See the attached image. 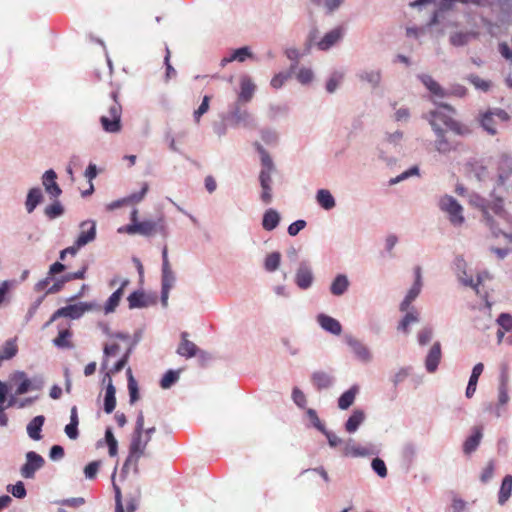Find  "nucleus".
<instances>
[{
    "instance_id": "1",
    "label": "nucleus",
    "mask_w": 512,
    "mask_h": 512,
    "mask_svg": "<svg viewBox=\"0 0 512 512\" xmlns=\"http://www.w3.org/2000/svg\"><path fill=\"white\" fill-rule=\"evenodd\" d=\"M448 116L446 113L435 109L424 114L423 119L427 120L434 132L436 139L434 141L435 150L442 155L449 154L456 150V147L446 137V131L437 123V119L442 122V117Z\"/></svg>"
},
{
    "instance_id": "2",
    "label": "nucleus",
    "mask_w": 512,
    "mask_h": 512,
    "mask_svg": "<svg viewBox=\"0 0 512 512\" xmlns=\"http://www.w3.org/2000/svg\"><path fill=\"white\" fill-rule=\"evenodd\" d=\"M119 96L118 88L110 92L109 97L113 103L108 108L109 116L102 115L99 118L102 130L106 133L117 134L122 130V105Z\"/></svg>"
},
{
    "instance_id": "3",
    "label": "nucleus",
    "mask_w": 512,
    "mask_h": 512,
    "mask_svg": "<svg viewBox=\"0 0 512 512\" xmlns=\"http://www.w3.org/2000/svg\"><path fill=\"white\" fill-rule=\"evenodd\" d=\"M219 118L228 121L230 128H249L254 125L255 119L243 104L232 102L228 105L226 112H221Z\"/></svg>"
},
{
    "instance_id": "4",
    "label": "nucleus",
    "mask_w": 512,
    "mask_h": 512,
    "mask_svg": "<svg viewBox=\"0 0 512 512\" xmlns=\"http://www.w3.org/2000/svg\"><path fill=\"white\" fill-rule=\"evenodd\" d=\"M144 431V415L140 410L136 417L135 427L131 435L129 444V453L131 456H136V462L144 455L145 449L148 445L147 440L143 438Z\"/></svg>"
},
{
    "instance_id": "5",
    "label": "nucleus",
    "mask_w": 512,
    "mask_h": 512,
    "mask_svg": "<svg viewBox=\"0 0 512 512\" xmlns=\"http://www.w3.org/2000/svg\"><path fill=\"white\" fill-rule=\"evenodd\" d=\"M439 208L448 213L449 221L453 226H460L465 222L463 207L453 196L447 194L442 196L439 200Z\"/></svg>"
},
{
    "instance_id": "6",
    "label": "nucleus",
    "mask_w": 512,
    "mask_h": 512,
    "mask_svg": "<svg viewBox=\"0 0 512 512\" xmlns=\"http://www.w3.org/2000/svg\"><path fill=\"white\" fill-rule=\"evenodd\" d=\"M381 452V445L368 443L366 446L362 447L359 445H355V440L353 438H349L346 440L345 446L342 448V456L343 457H368V456H376Z\"/></svg>"
},
{
    "instance_id": "7",
    "label": "nucleus",
    "mask_w": 512,
    "mask_h": 512,
    "mask_svg": "<svg viewBox=\"0 0 512 512\" xmlns=\"http://www.w3.org/2000/svg\"><path fill=\"white\" fill-rule=\"evenodd\" d=\"M497 179L496 187H504L512 176V153L501 152L496 162Z\"/></svg>"
},
{
    "instance_id": "8",
    "label": "nucleus",
    "mask_w": 512,
    "mask_h": 512,
    "mask_svg": "<svg viewBox=\"0 0 512 512\" xmlns=\"http://www.w3.org/2000/svg\"><path fill=\"white\" fill-rule=\"evenodd\" d=\"M155 220H142L139 222L128 223L118 228L120 234L141 235L151 237L155 234Z\"/></svg>"
},
{
    "instance_id": "9",
    "label": "nucleus",
    "mask_w": 512,
    "mask_h": 512,
    "mask_svg": "<svg viewBox=\"0 0 512 512\" xmlns=\"http://www.w3.org/2000/svg\"><path fill=\"white\" fill-rule=\"evenodd\" d=\"M45 464V459L35 451L25 454V463L20 467L21 476L25 479H33L38 470Z\"/></svg>"
},
{
    "instance_id": "10",
    "label": "nucleus",
    "mask_w": 512,
    "mask_h": 512,
    "mask_svg": "<svg viewBox=\"0 0 512 512\" xmlns=\"http://www.w3.org/2000/svg\"><path fill=\"white\" fill-rule=\"evenodd\" d=\"M314 273L308 260L299 262L294 275V283L301 290H308L314 282Z\"/></svg>"
},
{
    "instance_id": "11",
    "label": "nucleus",
    "mask_w": 512,
    "mask_h": 512,
    "mask_svg": "<svg viewBox=\"0 0 512 512\" xmlns=\"http://www.w3.org/2000/svg\"><path fill=\"white\" fill-rule=\"evenodd\" d=\"M79 227L81 231L75 239L74 244L78 249H81L96 239L97 224L95 220L88 219L82 221Z\"/></svg>"
},
{
    "instance_id": "12",
    "label": "nucleus",
    "mask_w": 512,
    "mask_h": 512,
    "mask_svg": "<svg viewBox=\"0 0 512 512\" xmlns=\"http://www.w3.org/2000/svg\"><path fill=\"white\" fill-rule=\"evenodd\" d=\"M483 431L482 425H475L470 429L469 435L462 444V451L465 455L470 456L478 449L483 438Z\"/></svg>"
},
{
    "instance_id": "13",
    "label": "nucleus",
    "mask_w": 512,
    "mask_h": 512,
    "mask_svg": "<svg viewBox=\"0 0 512 512\" xmlns=\"http://www.w3.org/2000/svg\"><path fill=\"white\" fill-rule=\"evenodd\" d=\"M42 185L45 192L50 198H58L62 194V189L57 183V173L54 169L50 168L46 170L41 177Z\"/></svg>"
},
{
    "instance_id": "14",
    "label": "nucleus",
    "mask_w": 512,
    "mask_h": 512,
    "mask_svg": "<svg viewBox=\"0 0 512 512\" xmlns=\"http://www.w3.org/2000/svg\"><path fill=\"white\" fill-rule=\"evenodd\" d=\"M272 172L273 171H260L258 175V181L261 187L260 200L266 205L270 204L273 200Z\"/></svg>"
},
{
    "instance_id": "15",
    "label": "nucleus",
    "mask_w": 512,
    "mask_h": 512,
    "mask_svg": "<svg viewBox=\"0 0 512 512\" xmlns=\"http://www.w3.org/2000/svg\"><path fill=\"white\" fill-rule=\"evenodd\" d=\"M496 186L490 192V197L492 198L488 204V212L491 210L493 213L498 216L500 219L504 220L506 223H512V216L505 210L504 208V199L501 196L496 195Z\"/></svg>"
},
{
    "instance_id": "16",
    "label": "nucleus",
    "mask_w": 512,
    "mask_h": 512,
    "mask_svg": "<svg viewBox=\"0 0 512 512\" xmlns=\"http://www.w3.org/2000/svg\"><path fill=\"white\" fill-rule=\"evenodd\" d=\"M344 32V28L340 25L333 28L325 33L320 41L317 42V48L320 51H328L343 38Z\"/></svg>"
},
{
    "instance_id": "17",
    "label": "nucleus",
    "mask_w": 512,
    "mask_h": 512,
    "mask_svg": "<svg viewBox=\"0 0 512 512\" xmlns=\"http://www.w3.org/2000/svg\"><path fill=\"white\" fill-rule=\"evenodd\" d=\"M346 344L352 349L354 356L361 362L367 363L371 361L372 355L367 346L351 335L345 336Z\"/></svg>"
},
{
    "instance_id": "18",
    "label": "nucleus",
    "mask_w": 512,
    "mask_h": 512,
    "mask_svg": "<svg viewBox=\"0 0 512 512\" xmlns=\"http://www.w3.org/2000/svg\"><path fill=\"white\" fill-rule=\"evenodd\" d=\"M10 380L16 386L15 395H23L32 391L31 378L22 370H16L10 375Z\"/></svg>"
},
{
    "instance_id": "19",
    "label": "nucleus",
    "mask_w": 512,
    "mask_h": 512,
    "mask_svg": "<svg viewBox=\"0 0 512 512\" xmlns=\"http://www.w3.org/2000/svg\"><path fill=\"white\" fill-rule=\"evenodd\" d=\"M256 90V85L253 83L249 75H242L240 78V91L238 93L236 102L246 104L251 101Z\"/></svg>"
},
{
    "instance_id": "20",
    "label": "nucleus",
    "mask_w": 512,
    "mask_h": 512,
    "mask_svg": "<svg viewBox=\"0 0 512 512\" xmlns=\"http://www.w3.org/2000/svg\"><path fill=\"white\" fill-rule=\"evenodd\" d=\"M442 358L441 343L436 341L431 346L425 357V369L428 373H434L437 371L440 361Z\"/></svg>"
},
{
    "instance_id": "21",
    "label": "nucleus",
    "mask_w": 512,
    "mask_h": 512,
    "mask_svg": "<svg viewBox=\"0 0 512 512\" xmlns=\"http://www.w3.org/2000/svg\"><path fill=\"white\" fill-rule=\"evenodd\" d=\"M310 379L315 390L319 392L330 389L335 384L334 376L322 370L314 371Z\"/></svg>"
},
{
    "instance_id": "22",
    "label": "nucleus",
    "mask_w": 512,
    "mask_h": 512,
    "mask_svg": "<svg viewBox=\"0 0 512 512\" xmlns=\"http://www.w3.org/2000/svg\"><path fill=\"white\" fill-rule=\"evenodd\" d=\"M316 321L318 325L329 334L338 336L342 332L341 323L330 315L319 313L316 316Z\"/></svg>"
},
{
    "instance_id": "23",
    "label": "nucleus",
    "mask_w": 512,
    "mask_h": 512,
    "mask_svg": "<svg viewBox=\"0 0 512 512\" xmlns=\"http://www.w3.org/2000/svg\"><path fill=\"white\" fill-rule=\"evenodd\" d=\"M366 413L363 409L356 408L352 410L347 420L344 422V430L349 434H354L358 431L361 425L365 422Z\"/></svg>"
},
{
    "instance_id": "24",
    "label": "nucleus",
    "mask_w": 512,
    "mask_h": 512,
    "mask_svg": "<svg viewBox=\"0 0 512 512\" xmlns=\"http://www.w3.org/2000/svg\"><path fill=\"white\" fill-rule=\"evenodd\" d=\"M106 377L108 378V383L105 387L103 410L106 414H111L115 410L117 404L116 387L112 382V376H110V373H106Z\"/></svg>"
},
{
    "instance_id": "25",
    "label": "nucleus",
    "mask_w": 512,
    "mask_h": 512,
    "mask_svg": "<svg viewBox=\"0 0 512 512\" xmlns=\"http://www.w3.org/2000/svg\"><path fill=\"white\" fill-rule=\"evenodd\" d=\"M474 204L476 207H478L481 210L482 216H483V219H484L486 225L489 226V228L492 230V232L494 234H497L499 232V230L497 228V222L495 221L493 216L490 214V212H488L489 200H487L486 198H484L480 195H476Z\"/></svg>"
},
{
    "instance_id": "26",
    "label": "nucleus",
    "mask_w": 512,
    "mask_h": 512,
    "mask_svg": "<svg viewBox=\"0 0 512 512\" xmlns=\"http://www.w3.org/2000/svg\"><path fill=\"white\" fill-rule=\"evenodd\" d=\"M46 418L44 415H37L33 417L26 426L28 437L33 441H40L43 438L42 430Z\"/></svg>"
},
{
    "instance_id": "27",
    "label": "nucleus",
    "mask_w": 512,
    "mask_h": 512,
    "mask_svg": "<svg viewBox=\"0 0 512 512\" xmlns=\"http://www.w3.org/2000/svg\"><path fill=\"white\" fill-rule=\"evenodd\" d=\"M442 123L455 135L461 137H467L473 132L469 125L452 118L450 115L442 117Z\"/></svg>"
},
{
    "instance_id": "28",
    "label": "nucleus",
    "mask_w": 512,
    "mask_h": 512,
    "mask_svg": "<svg viewBox=\"0 0 512 512\" xmlns=\"http://www.w3.org/2000/svg\"><path fill=\"white\" fill-rule=\"evenodd\" d=\"M509 401L508 395V375L506 372L502 371L500 374V383L498 387V404L494 409V414L496 417L501 416L500 407L506 405Z\"/></svg>"
},
{
    "instance_id": "29",
    "label": "nucleus",
    "mask_w": 512,
    "mask_h": 512,
    "mask_svg": "<svg viewBox=\"0 0 512 512\" xmlns=\"http://www.w3.org/2000/svg\"><path fill=\"white\" fill-rule=\"evenodd\" d=\"M58 335L52 340L53 345L58 349H72L74 348L73 343L71 342V338L73 336V332L70 328V325L66 328H61V325H57Z\"/></svg>"
},
{
    "instance_id": "30",
    "label": "nucleus",
    "mask_w": 512,
    "mask_h": 512,
    "mask_svg": "<svg viewBox=\"0 0 512 512\" xmlns=\"http://www.w3.org/2000/svg\"><path fill=\"white\" fill-rule=\"evenodd\" d=\"M44 201V195L40 187L35 186L28 190L24 202L25 209L28 214H31L35 209Z\"/></svg>"
},
{
    "instance_id": "31",
    "label": "nucleus",
    "mask_w": 512,
    "mask_h": 512,
    "mask_svg": "<svg viewBox=\"0 0 512 512\" xmlns=\"http://www.w3.org/2000/svg\"><path fill=\"white\" fill-rule=\"evenodd\" d=\"M356 77L359 81L367 83L372 89L379 87L382 80V72L380 69L376 70H359L356 72Z\"/></svg>"
},
{
    "instance_id": "32",
    "label": "nucleus",
    "mask_w": 512,
    "mask_h": 512,
    "mask_svg": "<svg viewBox=\"0 0 512 512\" xmlns=\"http://www.w3.org/2000/svg\"><path fill=\"white\" fill-rule=\"evenodd\" d=\"M466 167L479 182H484L488 178V167L482 159L471 158L466 162Z\"/></svg>"
},
{
    "instance_id": "33",
    "label": "nucleus",
    "mask_w": 512,
    "mask_h": 512,
    "mask_svg": "<svg viewBox=\"0 0 512 512\" xmlns=\"http://www.w3.org/2000/svg\"><path fill=\"white\" fill-rule=\"evenodd\" d=\"M420 321V313L415 307H411L410 311H407L400 319L397 330L408 335L411 331L410 325L418 323Z\"/></svg>"
},
{
    "instance_id": "34",
    "label": "nucleus",
    "mask_w": 512,
    "mask_h": 512,
    "mask_svg": "<svg viewBox=\"0 0 512 512\" xmlns=\"http://www.w3.org/2000/svg\"><path fill=\"white\" fill-rule=\"evenodd\" d=\"M417 448L413 442H406L403 445L401 451V465L405 472H409L411 469L415 458H416Z\"/></svg>"
},
{
    "instance_id": "35",
    "label": "nucleus",
    "mask_w": 512,
    "mask_h": 512,
    "mask_svg": "<svg viewBox=\"0 0 512 512\" xmlns=\"http://www.w3.org/2000/svg\"><path fill=\"white\" fill-rule=\"evenodd\" d=\"M359 390V385L353 384L349 389L344 391L337 399L338 408L340 410H348L354 404Z\"/></svg>"
},
{
    "instance_id": "36",
    "label": "nucleus",
    "mask_w": 512,
    "mask_h": 512,
    "mask_svg": "<svg viewBox=\"0 0 512 512\" xmlns=\"http://www.w3.org/2000/svg\"><path fill=\"white\" fill-rule=\"evenodd\" d=\"M281 221L280 213L274 208H268L264 211L261 225L266 231L275 230Z\"/></svg>"
},
{
    "instance_id": "37",
    "label": "nucleus",
    "mask_w": 512,
    "mask_h": 512,
    "mask_svg": "<svg viewBox=\"0 0 512 512\" xmlns=\"http://www.w3.org/2000/svg\"><path fill=\"white\" fill-rule=\"evenodd\" d=\"M418 80L429 90L434 96L443 98L447 95L445 89L428 74H418Z\"/></svg>"
},
{
    "instance_id": "38",
    "label": "nucleus",
    "mask_w": 512,
    "mask_h": 512,
    "mask_svg": "<svg viewBox=\"0 0 512 512\" xmlns=\"http://www.w3.org/2000/svg\"><path fill=\"white\" fill-rule=\"evenodd\" d=\"M188 333L182 332L181 333V343L177 349V353L180 356L186 357V358H192L197 356L199 352V348L196 344H194L192 341H189L187 339Z\"/></svg>"
},
{
    "instance_id": "39",
    "label": "nucleus",
    "mask_w": 512,
    "mask_h": 512,
    "mask_svg": "<svg viewBox=\"0 0 512 512\" xmlns=\"http://www.w3.org/2000/svg\"><path fill=\"white\" fill-rule=\"evenodd\" d=\"M349 285V279L346 274H337L333 278L329 290L334 296H342L347 292Z\"/></svg>"
},
{
    "instance_id": "40",
    "label": "nucleus",
    "mask_w": 512,
    "mask_h": 512,
    "mask_svg": "<svg viewBox=\"0 0 512 512\" xmlns=\"http://www.w3.org/2000/svg\"><path fill=\"white\" fill-rule=\"evenodd\" d=\"M483 370H484V365L481 362L477 363L473 366L469 380H468V384H467V387L465 390V396L467 398H472L473 395L475 394V391L477 388V383H478L479 377L481 376Z\"/></svg>"
},
{
    "instance_id": "41",
    "label": "nucleus",
    "mask_w": 512,
    "mask_h": 512,
    "mask_svg": "<svg viewBox=\"0 0 512 512\" xmlns=\"http://www.w3.org/2000/svg\"><path fill=\"white\" fill-rule=\"evenodd\" d=\"M253 147L260 156L261 170L260 171H275L276 167L274 161L267 150L258 142L253 143Z\"/></svg>"
},
{
    "instance_id": "42",
    "label": "nucleus",
    "mask_w": 512,
    "mask_h": 512,
    "mask_svg": "<svg viewBox=\"0 0 512 512\" xmlns=\"http://www.w3.org/2000/svg\"><path fill=\"white\" fill-rule=\"evenodd\" d=\"M315 198L317 204L326 211H330L336 206L335 197L328 189L317 190Z\"/></svg>"
},
{
    "instance_id": "43",
    "label": "nucleus",
    "mask_w": 512,
    "mask_h": 512,
    "mask_svg": "<svg viewBox=\"0 0 512 512\" xmlns=\"http://www.w3.org/2000/svg\"><path fill=\"white\" fill-rule=\"evenodd\" d=\"M145 299L146 292L143 289H136L132 291L127 297L128 308L130 310L147 308V302Z\"/></svg>"
},
{
    "instance_id": "44",
    "label": "nucleus",
    "mask_w": 512,
    "mask_h": 512,
    "mask_svg": "<svg viewBox=\"0 0 512 512\" xmlns=\"http://www.w3.org/2000/svg\"><path fill=\"white\" fill-rule=\"evenodd\" d=\"M422 285L421 268L417 266L414 269V282L405 295L406 300L413 302L419 296Z\"/></svg>"
},
{
    "instance_id": "45",
    "label": "nucleus",
    "mask_w": 512,
    "mask_h": 512,
    "mask_svg": "<svg viewBox=\"0 0 512 512\" xmlns=\"http://www.w3.org/2000/svg\"><path fill=\"white\" fill-rule=\"evenodd\" d=\"M53 201L44 209V215L48 220H55L65 214V207L58 198H52Z\"/></svg>"
},
{
    "instance_id": "46",
    "label": "nucleus",
    "mask_w": 512,
    "mask_h": 512,
    "mask_svg": "<svg viewBox=\"0 0 512 512\" xmlns=\"http://www.w3.org/2000/svg\"><path fill=\"white\" fill-rule=\"evenodd\" d=\"M512 494V475L507 474L503 477L499 491L498 503L504 505Z\"/></svg>"
},
{
    "instance_id": "47",
    "label": "nucleus",
    "mask_w": 512,
    "mask_h": 512,
    "mask_svg": "<svg viewBox=\"0 0 512 512\" xmlns=\"http://www.w3.org/2000/svg\"><path fill=\"white\" fill-rule=\"evenodd\" d=\"M182 369H168L160 378L159 385L162 389H170L180 379Z\"/></svg>"
},
{
    "instance_id": "48",
    "label": "nucleus",
    "mask_w": 512,
    "mask_h": 512,
    "mask_svg": "<svg viewBox=\"0 0 512 512\" xmlns=\"http://www.w3.org/2000/svg\"><path fill=\"white\" fill-rule=\"evenodd\" d=\"M60 309L61 313H63V317L71 320L80 319L84 315L81 302L67 304L66 306L60 307Z\"/></svg>"
},
{
    "instance_id": "49",
    "label": "nucleus",
    "mask_w": 512,
    "mask_h": 512,
    "mask_svg": "<svg viewBox=\"0 0 512 512\" xmlns=\"http://www.w3.org/2000/svg\"><path fill=\"white\" fill-rule=\"evenodd\" d=\"M17 338H10L0 347L1 359L11 360L18 353Z\"/></svg>"
},
{
    "instance_id": "50",
    "label": "nucleus",
    "mask_w": 512,
    "mask_h": 512,
    "mask_svg": "<svg viewBox=\"0 0 512 512\" xmlns=\"http://www.w3.org/2000/svg\"><path fill=\"white\" fill-rule=\"evenodd\" d=\"M116 473H117V465L114 467L112 475H111V483H112L114 499H115V512H125V509L123 506L122 491H121L120 486L115 481Z\"/></svg>"
},
{
    "instance_id": "51",
    "label": "nucleus",
    "mask_w": 512,
    "mask_h": 512,
    "mask_svg": "<svg viewBox=\"0 0 512 512\" xmlns=\"http://www.w3.org/2000/svg\"><path fill=\"white\" fill-rule=\"evenodd\" d=\"M475 36L476 34L474 32H454L450 35L449 42L454 47H463Z\"/></svg>"
},
{
    "instance_id": "52",
    "label": "nucleus",
    "mask_w": 512,
    "mask_h": 512,
    "mask_svg": "<svg viewBox=\"0 0 512 512\" xmlns=\"http://www.w3.org/2000/svg\"><path fill=\"white\" fill-rule=\"evenodd\" d=\"M494 113L492 110H488L480 115L479 123L480 126L486 131L489 135H495L497 133L496 128L494 127Z\"/></svg>"
},
{
    "instance_id": "53",
    "label": "nucleus",
    "mask_w": 512,
    "mask_h": 512,
    "mask_svg": "<svg viewBox=\"0 0 512 512\" xmlns=\"http://www.w3.org/2000/svg\"><path fill=\"white\" fill-rule=\"evenodd\" d=\"M141 486L135 485L133 492L127 494L126 512H135L139 507Z\"/></svg>"
},
{
    "instance_id": "54",
    "label": "nucleus",
    "mask_w": 512,
    "mask_h": 512,
    "mask_svg": "<svg viewBox=\"0 0 512 512\" xmlns=\"http://www.w3.org/2000/svg\"><path fill=\"white\" fill-rule=\"evenodd\" d=\"M413 368L411 366L401 367L394 375L390 377V380L394 387V394L397 395V387L399 384L404 382L409 376H411Z\"/></svg>"
},
{
    "instance_id": "55",
    "label": "nucleus",
    "mask_w": 512,
    "mask_h": 512,
    "mask_svg": "<svg viewBox=\"0 0 512 512\" xmlns=\"http://www.w3.org/2000/svg\"><path fill=\"white\" fill-rule=\"evenodd\" d=\"M281 257V253L279 251H274L268 254L264 259V269L270 273L278 270L281 264Z\"/></svg>"
},
{
    "instance_id": "56",
    "label": "nucleus",
    "mask_w": 512,
    "mask_h": 512,
    "mask_svg": "<svg viewBox=\"0 0 512 512\" xmlns=\"http://www.w3.org/2000/svg\"><path fill=\"white\" fill-rule=\"evenodd\" d=\"M306 416L309 419V423L306 424L307 428H314L320 433L326 428L324 422H322L318 416V413L313 408H306Z\"/></svg>"
},
{
    "instance_id": "57",
    "label": "nucleus",
    "mask_w": 512,
    "mask_h": 512,
    "mask_svg": "<svg viewBox=\"0 0 512 512\" xmlns=\"http://www.w3.org/2000/svg\"><path fill=\"white\" fill-rule=\"evenodd\" d=\"M6 490L16 499H24L27 496V489L23 481L8 484Z\"/></svg>"
},
{
    "instance_id": "58",
    "label": "nucleus",
    "mask_w": 512,
    "mask_h": 512,
    "mask_svg": "<svg viewBox=\"0 0 512 512\" xmlns=\"http://www.w3.org/2000/svg\"><path fill=\"white\" fill-rule=\"evenodd\" d=\"M254 55L249 46H242L232 50L231 59L233 61L245 62L247 59L253 58Z\"/></svg>"
},
{
    "instance_id": "59",
    "label": "nucleus",
    "mask_w": 512,
    "mask_h": 512,
    "mask_svg": "<svg viewBox=\"0 0 512 512\" xmlns=\"http://www.w3.org/2000/svg\"><path fill=\"white\" fill-rule=\"evenodd\" d=\"M343 80V74L338 72V71H334L330 74V76L328 77L327 81H326V84H325V89L326 91L329 93V94H333L339 84L341 83V81Z\"/></svg>"
},
{
    "instance_id": "60",
    "label": "nucleus",
    "mask_w": 512,
    "mask_h": 512,
    "mask_svg": "<svg viewBox=\"0 0 512 512\" xmlns=\"http://www.w3.org/2000/svg\"><path fill=\"white\" fill-rule=\"evenodd\" d=\"M132 352L133 351L131 349L127 348L125 353L113 364L111 369L109 371H107L106 373H110V376H111L112 374H116V373H119L120 371H122L124 369V367L127 365Z\"/></svg>"
},
{
    "instance_id": "61",
    "label": "nucleus",
    "mask_w": 512,
    "mask_h": 512,
    "mask_svg": "<svg viewBox=\"0 0 512 512\" xmlns=\"http://www.w3.org/2000/svg\"><path fill=\"white\" fill-rule=\"evenodd\" d=\"M467 80L477 89L482 92H488L491 88V82L480 78L476 74H470L467 76Z\"/></svg>"
},
{
    "instance_id": "62",
    "label": "nucleus",
    "mask_w": 512,
    "mask_h": 512,
    "mask_svg": "<svg viewBox=\"0 0 512 512\" xmlns=\"http://www.w3.org/2000/svg\"><path fill=\"white\" fill-rule=\"evenodd\" d=\"M496 323L500 329L507 333H512V314L508 312L500 313L496 318Z\"/></svg>"
},
{
    "instance_id": "63",
    "label": "nucleus",
    "mask_w": 512,
    "mask_h": 512,
    "mask_svg": "<svg viewBox=\"0 0 512 512\" xmlns=\"http://www.w3.org/2000/svg\"><path fill=\"white\" fill-rule=\"evenodd\" d=\"M371 469L380 478H386L388 475L387 466L383 459L375 457L371 461Z\"/></svg>"
},
{
    "instance_id": "64",
    "label": "nucleus",
    "mask_w": 512,
    "mask_h": 512,
    "mask_svg": "<svg viewBox=\"0 0 512 512\" xmlns=\"http://www.w3.org/2000/svg\"><path fill=\"white\" fill-rule=\"evenodd\" d=\"M260 136L262 141L266 145H275L278 142L279 136L278 133L271 128H262L260 130Z\"/></svg>"
}]
</instances>
